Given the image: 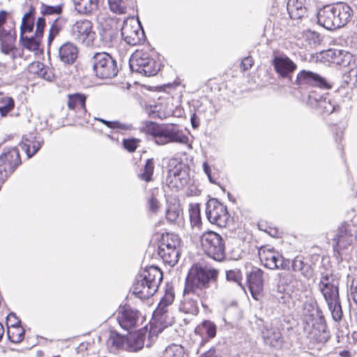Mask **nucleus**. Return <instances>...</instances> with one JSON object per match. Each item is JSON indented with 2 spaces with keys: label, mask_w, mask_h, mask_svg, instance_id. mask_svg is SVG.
Wrapping results in <instances>:
<instances>
[{
  "label": "nucleus",
  "mask_w": 357,
  "mask_h": 357,
  "mask_svg": "<svg viewBox=\"0 0 357 357\" xmlns=\"http://www.w3.org/2000/svg\"><path fill=\"white\" fill-rule=\"evenodd\" d=\"M219 271L200 264H195L189 269L185 278V288L195 293L202 299H207L208 290L214 284L217 285Z\"/></svg>",
  "instance_id": "f257e3e1"
},
{
  "label": "nucleus",
  "mask_w": 357,
  "mask_h": 357,
  "mask_svg": "<svg viewBox=\"0 0 357 357\" xmlns=\"http://www.w3.org/2000/svg\"><path fill=\"white\" fill-rule=\"evenodd\" d=\"M304 331L309 335L311 341L324 344L330 337L326 319L317 301L312 299L303 303Z\"/></svg>",
  "instance_id": "f03ea898"
},
{
  "label": "nucleus",
  "mask_w": 357,
  "mask_h": 357,
  "mask_svg": "<svg viewBox=\"0 0 357 357\" xmlns=\"http://www.w3.org/2000/svg\"><path fill=\"white\" fill-rule=\"evenodd\" d=\"M338 286V279L331 270L321 272L318 284L319 290L324 296L332 318L335 322H340L343 317Z\"/></svg>",
  "instance_id": "7ed1b4c3"
},
{
  "label": "nucleus",
  "mask_w": 357,
  "mask_h": 357,
  "mask_svg": "<svg viewBox=\"0 0 357 357\" xmlns=\"http://www.w3.org/2000/svg\"><path fill=\"white\" fill-rule=\"evenodd\" d=\"M162 278L163 275L159 268L155 266L146 267L137 274L132 287V294L142 300L149 298L158 291Z\"/></svg>",
  "instance_id": "20e7f679"
},
{
  "label": "nucleus",
  "mask_w": 357,
  "mask_h": 357,
  "mask_svg": "<svg viewBox=\"0 0 357 357\" xmlns=\"http://www.w3.org/2000/svg\"><path fill=\"white\" fill-rule=\"evenodd\" d=\"M143 130L154 138L158 145H165L170 142L184 143L187 137L181 131L169 125L159 124L153 121H145Z\"/></svg>",
  "instance_id": "39448f33"
},
{
  "label": "nucleus",
  "mask_w": 357,
  "mask_h": 357,
  "mask_svg": "<svg viewBox=\"0 0 357 357\" xmlns=\"http://www.w3.org/2000/svg\"><path fill=\"white\" fill-rule=\"evenodd\" d=\"M130 68L132 72L151 77L155 75L160 69V64L149 52L137 50L129 61Z\"/></svg>",
  "instance_id": "423d86ee"
},
{
  "label": "nucleus",
  "mask_w": 357,
  "mask_h": 357,
  "mask_svg": "<svg viewBox=\"0 0 357 357\" xmlns=\"http://www.w3.org/2000/svg\"><path fill=\"white\" fill-rule=\"evenodd\" d=\"M200 241L204 253L210 258L218 261L225 258V242L219 234L206 231L201 236Z\"/></svg>",
  "instance_id": "0eeeda50"
},
{
  "label": "nucleus",
  "mask_w": 357,
  "mask_h": 357,
  "mask_svg": "<svg viewBox=\"0 0 357 357\" xmlns=\"http://www.w3.org/2000/svg\"><path fill=\"white\" fill-rule=\"evenodd\" d=\"M90 63L97 77L102 79H110L116 76L118 67L114 60L108 53L96 52L90 59Z\"/></svg>",
  "instance_id": "6e6552de"
},
{
  "label": "nucleus",
  "mask_w": 357,
  "mask_h": 357,
  "mask_svg": "<svg viewBox=\"0 0 357 357\" xmlns=\"http://www.w3.org/2000/svg\"><path fill=\"white\" fill-rule=\"evenodd\" d=\"M291 83L301 89L310 90L314 88L331 89V85L319 74L306 70H301L296 75L294 82Z\"/></svg>",
  "instance_id": "1a4fd4ad"
},
{
  "label": "nucleus",
  "mask_w": 357,
  "mask_h": 357,
  "mask_svg": "<svg viewBox=\"0 0 357 357\" xmlns=\"http://www.w3.org/2000/svg\"><path fill=\"white\" fill-rule=\"evenodd\" d=\"M190 181V167L179 162L168 171L165 182L171 189L178 190L187 185Z\"/></svg>",
  "instance_id": "9d476101"
},
{
  "label": "nucleus",
  "mask_w": 357,
  "mask_h": 357,
  "mask_svg": "<svg viewBox=\"0 0 357 357\" xmlns=\"http://www.w3.org/2000/svg\"><path fill=\"white\" fill-rule=\"evenodd\" d=\"M258 254L261 262L265 267L269 269L289 271V259L283 257L273 248L261 247Z\"/></svg>",
  "instance_id": "9b49d317"
},
{
  "label": "nucleus",
  "mask_w": 357,
  "mask_h": 357,
  "mask_svg": "<svg viewBox=\"0 0 357 357\" xmlns=\"http://www.w3.org/2000/svg\"><path fill=\"white\" fill-rule=\"evenodd\" d=\"M70 34L74 40L87 47L93 45L96 35L92 22L86 20L76 22L71 27Z\"/></svg>",
  "instance_id": "f8f14e48"
},
{
  "label": "nucleus",
  "mask_w": 357,
  "mask_h": 357,
  "mask_svg": "<svg viewBox=\"0 0 357 357\" xmlns=\"http://www.w3.org/2000/svg\"><path fill=\"white\" fill-rule=\"evenodd\" d=\"M206 215L210 222L219 227H226L229 219L227 208L218 199H210L206 205Z\"/></svg>",
  "instance_id": "ddd939ff"
},
{
  "label": "nucleus",
  "mask_w": 357,
  "mask_h": 357,
  "mask_svg": "<svg viewBox=\"0 0 357 357\" xmlns=\"http://www.w3.org/2000/svg\"><path fill=\"white\" fill-rule=\"evenodd\" d=\"M356 227L351 222H344L338 227L337 234L333 238L335 243L334 249H346L351 245L356 238Z\"/></svg>",
  "instance_id": "4468645a"
},
{
  "label": "nucleus",
  "mask_w": 357,
  "mask_h": 357,
  "mask_svg": "<svg viewBox=\"0 0 357 357\" xmlns=\"http://www.w3.org/2000/svg\"><path fill=\"white\" fill-rule=\"evenodd\" d=\"M174 291L172 284H167L165 289V294L160 299L157 308L153 311V319L155 322L162 325L166 324L167 318V307L170 305L174 300Z\"/></svg>",
  "instance_id": "2eb2a0df"
},
{
  "label": "nucleus",
  "mask_w": 357,
  "mask_h": 357,
  "mask_svg": "<svg viewBox=\"0 0 357 357\" xmlns=\"http://www.w3.org/2000/svg\"><path fill=\"white\" fill-rule=\"evenodd\" d=\"M271 65L280 77L287 78L291 82V76L297 68V65L285 54L275 55Z\"/></svg>",
  "instance_id": "dca6fc26"
},
{
  "label": "nucleus",
  "mask_w": 357,
  "mask_h": 357,
  "mask_svg": "<svg viewBox=\"0 0 357 357\" xmlns=\"http://www.w3.org/2000/svg\"><path fill=\"white\" fill-rule=\"evenodd\" d=\"M79 48L71 41L62 43L57 50V59L65 67L73 66L79 56Z\"/></svg>",
  "instance_id": "f3484780"
},
{
  "label": "nucleus",
  "mask_w": 357,
  "mask_h": 357,
  "mask_svg": "<svg viewBox=\"0 0 357 357\" xmlns=\"http://www.w3.org/2000/svg\"><path fill=\"white\" fill-rule=\"evenodd\" d=\"M121 33L123 40L129 45H137L145 40V33L139 22L132 25L125 22Z\"/></svg>",
  "instance_id": "a211bd4d"
},
{
  "label": "nucleus",
  "mask_w": 357,
  "mask_h": 357,
  "mask_svg": "<svg viewBox=\"0 0 357 357\" xmlns=\"http://www.w3.org/2000/svg\"><path fill=\"white\" fill-rule=\"evenodd\" d=\"M199 301L203 305L206 299H202L195 293L187 291L184 288L183 300L179 305V311L185 314L195 316L199 312Z\"/></svg>",
  "instance_id": "6ab92c4d"
},
{
  "label": "nucleus",
  "mask_w": 357,
  "mask_h": 357,
  "mask_svg": "<svg viewBox=\"0 0 357 357\" xmlns=\"http://www.w3.org/2000/svg\"><path fill=\"white\" fill-rule=\"evenodd\" d=\"M324 58L328 62L340 67H348L355 60L350 52L337 49H329L324 52Z\"/></svg>",
  "instance_id": "aec40b11"
},
{
  "label": "nucleus",
  "mask_w": 357,
  "mask_h": 357,
  "mask_svg": "<svg viewBox=\"0 0 357 357\" xmlns=\"http://www.w3.org/2000/svg\"><path fill=\"white\" fill-rule=\"evenodd\" d=\"M313 6V0H289L287 9L292 20H300L305 17Z\"/></svg>",
  "instance_id": "412c9836"
},
{
  "label": "nucleus",
  "mask_w": 357,
  "mask_h": 357,
  "mask_svg": "<svg viewBox=\"0 0 357 357\" xmlns=\"http://www.w3.org/2000/svg\"><path fill=\"white\" fill-rule=\"evenodd\" d=\"M264 271L257 267H253L251 271L247 275L248 287L252 297L257 300V296L263 290L264 287Z\"/></svg>",
  "instance_id": "4be33fe9"
},
{
  "label": "nucleus",
  "mask_w": 357,
  "mask_h": 357,
  "mask_svg": "<svg viewBox=\"0 0 357 357\" xmlns=\"http://www.w3.org/2000/svg\"><path fill=\"white\" fill-rule=\"evenodd\" d=\"M139 318V311L130 307H125L121 310L117 315V321L121 327L129 331L137 325Z\"/></svg>",
  "instance_id": "5701e85b"
},
{
  "label": "nucleus",
  "mask_w": 357,
  "mask_h": 357,
  "mask_svg": "<svg viewBox=\"0 0 357 357\" xmlns=\"http://www.w3.org/2000/svg\"><path fill=\"white\" fill-rule=\"evenodd\" d=\"M43 143V139L38 133H29L23 137L21 146L30 158L40 149Z\"/></svg>",
  "instance_id": "b1692460"
},
{
  "label": "nucleus",
  "mask_w": 357,
  "mask_h": 357,
  "mask_svg": "<svg viewBox=\"0 0 357 357\" xmlns=\"http://www.w3.org/2000/svg\"><path fill=\"white\" fill-rule=\"evenodd\" d=\"M335 4L326 5L317 13L318 24L328 30L336 29L335 22Z\"/></svg>",
  "instance_id": "393cba45"
},
{
  "label": "nucleus",
  "mask_w": 357,
  "mask_h": 357,
  "mask_svg": "<svg viewBox=\"0 0 357 357\" xmlns=\"http://www.w3.org/2000/svg\"><path fill=\"white\" fill-rule=\"evenodd\" d=\"M334 11L336 29L347 24L353 13L351 8L348 4L342 2L335 4Z\"/></svg>",
  "instance_id": "a878e982"
},
{
  "label": "nucleus",
  "mask_w": 357,
  "mask_h": 357,
  "mask_svg": "<svg viewBox=\"0 0 357 357\" xmlns=\"http://www.w3.org/2000/svg\"><path fill=\"white\" fill-rule=\"evenodd\" d=\"M146 335L147 330L145 328L127 334L128 347L126 351L135 352L142 349L144 347Z\"/></svg>",
  "instance_id": "bb28decb"
},
{
  "label": "nucleus",
  "mask_w": 357,
  "mask_h": 357,
  "mask_svg": "<svg viewBox=\"0 0 357 357\" xmlns=\"http://www.w3.org/2000/svg\"><path fill=\"white\" fill-rule=\"evenodd\" d=\"M86 96L81 93L68 95L67 105L70 109L86 112Z\"/></svg>",
  "instance_id": "cd10ccee"
},
{
  "label": "nucleus",
  "mask_w": 357,
  "mask_h": 357,
  "mask_svg": "<svg viewBox=\"0 0 357 357\" xmlns=\"http://www.w3.org/2000/svg\"><path fill=\"white\" fill-rule=\"evenodd\" d=\"M20 324L21 321L17 319L15 323L8 326L7 335L10 341L13 343H20L24 337V330Z\"/></svg>",
  "instance_id": "c85d7f7f"
},
{
  "label": "nucleus",
  "mask_w": 357,
  "mask_h": 357,
  "mask_svg": "<svg viewBox=\"0 0 357 357\" xmlns=\"http://www.w3.org/2000/svg\"><path fill=\"white\" fill-rule=\"evenodd\" d=\"M158 255L162 258L163 261L169 264L170 266H174L178 261L179 259V248L176 249H165L158 248Z\"/></svg>",
  "instance_id": "c756f323"
},
{
  "label": "nucleus",
  "mask_w": 357,
  "mask_h": 357,
  "mask_svg": "<svg viewBox=\"0 0 357 357\" xmlns=\"http://www.w3.org/2000/svg\"><path fill=\"white\" fill-rule=\"evenodd\" d=\"M74 4L78 13L89 15L98 8V0H74Z\"/></svg>",
  "instance_id": "7c9ffc66"
},
{
  "label": "nucleus",
  "mask_w": 357,
  "mask_h": 357,
  "mask_svg": "<svg viewBox=\"0 0 357 357\" xmlns=\"http://www.w3.org/2000/svg\"><path fill=\"white\" fill-rule=\"evenodd\" d=\"M41 39V37L36 36L35 33L30 37L20 34V43L24 48L30 51H38L40 49Z\"/></svg>",
  "instance_id": "2f4dec72"
},
{
  "label": "nucleus",
  "mask_w": 357,
  "mask_h": 357,
  "mask_svg": "<svg viewBox=\"0 0 357 357\" xmlns=\"http://www.w3.org/2000/svg\"><path fill=\"white\" fill-rule=\"evenodd\" d=\"M181 239L178 235L167 233L162 236L160 244L158 248L176 249L179 248Z\"/></svg>",
  "instance_id": "473e14b6"
},
{
  "label": "nucleus",
  "mask_w": 357,
  "mask_h": 357,
  "mask_svg": "<svg viewBox=\"0 0 357 357\" xmlns=\"http://www.w3.org/2000/svg\"><path fill=\"white\" fill-rule=\"evenodd\" d=\"M339 107L331 101L329 95L320 100L314 108L317 109L319 112L326 114H331L336 110Z\"/></svg>",
  "instance_id": "72a5a7b5"
},
{
  "label": "nucleus",
  "mask_w": 357,
  "mask_h": 357,
  "mask_svg": "<svg viewBox=\"0 0 357 357\" xmlns=\"http://www.w3.org/2000/svg\"><path fill=\"white\" fill-rule=\"evenodd\" d=\"M321 89H322L314 88L308 91L307 104L312 107L317 106V104L320 102L321 100H322V98H324L326 96H328V93L322 94L321 93Z\"/></svg>",
  "instance_id": "f704fd0d"
},
{
  "label": "nucleus",
  "mask_w": 357,
  "mask_h": 357,
  "mask_svg": "<svg viewBox=\"0 0 357 357\" xmlns=\"http://www.w3.org/2000/svg\"><path fill=\"white\" fill-rule=\"evenodd\" d=\"M109 341L112 345L115 347L116 349L127 350V335L125 336L116 332H112L109 337Z\"/></svg>",
  "instance_id": "c9c22d12"
},
{
  "label": "nucleus",
  "mask_w": 357,
  "mask_h": 357,
  "mask_svg": "<svg viewBox=\"0 0 357 357\" xmlns=\"http://www.w3.org/2000/svg\"><path fill=\"white\" fill-rule=\"evenodd\" d=\"M163 357H188V355L181 345L173 344L166 348Z\"/></svg>",
  "instance_id": "e433bc0d"
},
{
  "label": "nucleus",
  "mask_w": 357,
  "mask_h": 357,
  "mask_svg": "<svg viewBox=\"0 0 357 357\" xmlns=\"http://www.w3.org/2000/svg\"><path fill=\"white\" fill-rule=\"evenodd\" d=\"M196 331L205 333L208 338H213L216 335L217 328L213 322L205 320L196 328Z\"/></svg>",
  "instance_id": "4c0bfd02"
},
{
  "label": "nucleus",
  "mask_w": 357,
  "mask_h": 357,
  "mask_svg": "<svg viewBox=\"0 0 357 357\" xmlns=\"http://www.w3.org/2000/svg\"><path fill=\"white\" fill-rule=\"evenodd\" d=\"M190 220L192 227H199L202 225L200 207L199 204L190 205L189 210Z\"/></svg>",
  "instance_id": "58836bf2"
},
{
  "label": "nucleus",
  "mask_w": 357,
  "mask_h": 357,
  "mask_svg": "<svg viewBox=\"0 0 357 357\" xmlns=\"http://www.w3.org/2000/svg\"><path fill=\"white\" fill-rule=\"evenodd\" d=\"M110 11L121 15L127 11L126 3L123 0H107Z\"/></svg>",
  "instance_id": "ea45409f"
},
{
  "label": "nucleus",
  "mask_w": 357,
  "mask_h": 357,
  "mask_svg": "<svg viewBox=\"0 0 357 357\" xmlns=\"http://www.w3.org/2000/svg\"><path fill=\"white\" fill-rule=\"evenodd\" d=\"M16 37H9V38H5L0 40V50L6 55H9L13 52L16 47L15 43Z\"/></svg>",
  "instance_id": "a19ab883"
},
{
  "label": "nucleus",
  "mask_w": 357,
  "mask_h": 357,
  "mask_svg": "<svg viewBox=\"0 0 357 357\" xmlns=\"http://www.w3.org/2000/svg\"><path fill=\"white\" fill-rule=\"evenodd\" d=\"M350 69L343 75L344 82L347 84H356L357 83V63L356 59L349 66Z\"/></svg>",
  "instance_id": "79ce46f5"
},
{
  "label": "nucleus",
  "mask_w": 357,
  "mask_h": 357,
  "mask_svg": "<svg viewBox=\"0 0 357 357\" xmlns=\"http://www.w3.org/2000/svg\"><path fill=\"white\" fill-rule=\"evenodd\" d=\"M154 170V162L153 159H148L144 166L143 172L139 174V178L146 182L152 179Z\"/></svg>",
  "instance_id": "37998d69"
},
{
  "label": "nucleus",
  "mask_w": 357,
  "mask_h": 357,
  "mask_svg": "<svg viewBox=\"0 0 357 357\" xmlns=\"http://www.w3.org/2000/svg\"><path fill=\"white\" fill-rule=\"evenodd\" d=\"M63 12V6L61 4L56 6H50L41 3L40 13L43 15H60Z\"/></svg>",
  "instance_id": "c03bdc74"
},
{
  "label": "nucleus",
  "mask_w": 357,
  "mask_h": 357,
  "mask_svg": "<svg viewBox=\"0 0 357 357\" xmlns=\"http://www.w3.org/2000/svg\"><path fill=\"white\" fill-rule=\"evenodd\" d=\"M61 29H62V25L60 23V18L58 17L54 20L53 23L52 24V25L50 28L48 39H47L48 45H51V43L54 40L56 36L59 35V33H60Z\"/></svg>",
  "instance_id": "a18cd8bd"
},
{
  "label": "nucleus",
  "mask_w": 357,
  "mask_h": 357,
  "mask_svg": "<svg viewBox=\"0 0 357 357\" xmlns=\"http://www.w3.org/2000/svg\"><path fill=\"white\" fill-rule=\"evenodd\" d=\"M180 207L178 204L169 205L166 211V218L169 222H174L179 218Z\"/></svg>",
  "instance_id": "49530a36"
},
{
  "label": "nucleus",
  "mask_w": 357,
  "mask_h": 357,
  "mask_svg": "<svg viewBox=\"0 0 357 357\" xmlns=\"http://www.w3.org/2000/svg\"><path fill=\"white\" fill-rule=\"evenodd\" d=\"M117 33L111 29H102L100 31V37L105 45H111L112 41L116 39Z\"/></svg>",
  "instance_id": "de8ad7c7"
},
{
  "label": "nucleus",
  "mask_w": 357,
  "mask_h": 357,
  "mask_svg": "<svg viewBox=\"0 0 357 357\" xmlns=\"http://www.w3.org/2000/svg\"><path fill=\"white\" fill-rule=\"evenodd\" d=\"M1 102L3 105L0 106V114L6 116L14 108L15 101L11 97H5L1 99Z\"/></svg>",
  "instance_id": "09e8293b"
},
{
  "label": "nucleus",
  "mask_w": 357,
  "mask_h": 357,
  "mask_svg": "<svg viewBox=\"0 0 357 357\" xmlns=\"http://www.w3.org/2000/svg\"><path fill=\"white\" fill-rule=\"evenodd\" d=\"M226 279L229 282H232L236 284L238 286L243 289L241 280H242V275L239 270H229L226 271Z\"/></svg>",
  "instance_id": "8fccbe9b"
},
{
  "label": "nucleus",
  "mask_w": 357,
  "mask_h": 357,
  "mask_svg": "<svg viewBox=\"0 0 357 357\" xmlns=\"http://www.w3.org/2000/svg\"><path fill=\"white\" fill-rule=\"evenodd\" d=\"M35 19L32 17L24 18L22 17L20 26V34L24 35L26 33H31L33 31Z\"/></svg>",
  "instance_id": "3c124183"
},
{
  "label": "nucleus",
  "mask_w": 357,
  "mask_h": 357,
  "mask_svg": "<svg viewBox=\"0 0 357 357\" xmlns=\"http://www.w3.org/2000/svg\"><path fill=\"white\" fill-rule=\"evenodd\" d=\"M37 66L40 68L38 72V77L43 78L47 81H52L54 78V75L52 71L47 68L43 63L38 62Z\"/></svg>",
  "instance_id": "603ef678"
},
{
  "label": "nucleus",
  "mask_w": 357,
  "mask_h": 357,
  "mask_svg": "<svg viewBox=\"0 0 357 357\" xmlns=\"http://www.w3.org/2000/svg\"><path fill=\"white\" fill-rule=\"evenodd\" d=\"M96 120L102 122L107 127L112 129H120V130H127L128 126L126 124L121 123L118 121H107L103 119H96Z\"/></svg>",
  "instance_id": "864d4df0"
},
{
  "label": "nucleus",
  "mask_w": 357,
  "mask_h": 357,
  "mask_svg": "<svg viewBox=\"0 0 357 357\" xmlns=\"http://www.w3.org/2000/svg\"><path fill=\"white\" fill-rule=\"evenodd\" d=\"M138 142L136 138L126 139L123 141V146L129 152H134L137 147Z\"/></svg>",
  "instance_id": "5fc2aeb1"
},
{
  "label": "nucleus",
  "mask_w": 357,
  "mask_h": 357,
  "mask_svg": "<svg viewBox=\"0 0 357 357\" xmlns=\"http://www.w3.org/2000/svg\"><path fill=\"white\" fill-rule=\"evenodd\" d=\"M305 264L299 257L294 258V260H289V271L291 269L294 271H302L304 268Z\"/></svg>",
  "instance_id": "6e6d98bb"
},
{
  "label": "nucleus",
  "mask_w": 357,
  "mask_h": 357,
  "mask_svg": "<svg viewBox=\"0 0 357 357\" xmlns=\"http://www.w3.org/2000/svg\"><path fill=\"white\" fill-rule=\"evenodd\" d=\"M46 26V21L45 17H40L38 18L36 22V28L35 31V34L36 36H40L43 38L44 34V30Z\"/></svg>",
  "instance_id": "4d7b16f0"
},
{
  "label": "nucleus",
  "mask_w": 357,
  "mask_h": 357,
  "mask_svg": "<svg viewBox=\"0 0 357 357\" xmlns=\"http://www.w3.org/2000/svg\"><path fill=\"white\" fill-rule=\"evenodd\" d=\"M253 64V59L251 56H247L242 60L241 66L243 70H248L251 68Z\"/></svg>",
  "instance_id": "13d9d810"
},
{
  "label": "nucleus",
  "mask_w": 357,
  "mask_h": 357,
  "mask_svg": "<svg viewBox=\"0 0 357 357\" xmlns=\"http://www.w3.org/2000/svg\"><path fill=\"white\" fill-rule=\"evenodd\" d=\"M149 205L150 211L153 213H156L160 207L159 202L153 197L149 200Z\"/></svg>",
  "instance_id": "bf43d9fd"
},
{
  "label": "nucleus",
  "mask_w": 357,
  "mask_h": 357,
  "mask_svg": "<svg viewBox=\"0 0 357 357\" xmlns=\"http://www.w3.org/2000/svg\"><path fill=\"white\" fill-rule=\"evenodd\" d=\"M203 169H204V173L207 175L209 181L211 183H215V179L211 176V167L206 162H204L203 163Z\"/></svg>",
  "instance_id": "052dcab7"
},
{
  "label": "nucleus",
  "mask_w": 357,
  "mask_h": 357,
  "mask_svg": "<svg viewBox=\"0 0 357 357\" xmlns=\"http://www.w3.org/2000/svg\"><path fill=\"white\" fill-rule=\"evenodd\" d=\"M9 37H16L15 33L13 34L11 31H8L2 26L0 27V40L9 38Z\"/></svg>",
  "instance_id": "680f3d73"
},
{
  "label": "nucleus",
  "mask_w": 357,
  "mask_h": 357,
  "mask_svg": "<svg viewBox=\"0 0 357 357\" xmlns=\"http://www.w3.org/2000/svg\"><path fill=\"white\" fill-rule=\"evenodd\" d=\"M351 294L354 301L357 304V280H353L351 287Z\"/></svg>",
  "instance_id": "e2e57ef3"
},
{
  "label": "nucleus",
  "mask_w": 357,
  "mask_h": 357,
  "mask_svg": "<svg viewBox=\"0 0 357 357\" xmlns=\"http://www.w3.org/2000/svg\"><path fill=\"white\" fill-rule=\"evenodd\" d=\"M263 337L266 339L271 344L273 343V340H278L280 337V333H273V337L269 335L268 333H266L264 332L262 333Z\"/></svg>",
  "instance_id": "0e129e2a"
},
{
  "label": "nucleus",
  "mask_w": 357,
  "mask_h": 357,
  "mask_svg": "<svg viewBox=\"0 0 357 357\" xmlns=\"http://www.w3.org/2000/svg\"><path fill=\"white\" fill-rule=\"evenodd\" d=\"M199 357H219L217 354L216 350L211 347L208 351L203 353Z\"/></svg>",
  "instance_id": "69168bd1"
},
{
  "label": "nucleus",
  "mask_w": 357,
  "mask_h": 357,
  "mask_svg": "<svg viewBox=\"0 0 357 357\" xmlns=\"http://www.w3.org/2000/svg\"><path fill=\"white\" fill-rule=\"evenodd\" d=\"M8 13L6 10H2L0 11V27H1L7 20Z\"/></svg>",
  "instance_id": "338daca9"
},
{
  "label": "nucleus",
  "mask_w": 357,
  "mask_h": 357,
  "mask_svg": "<svg viewBox=\"0 0 357 357\" xmlns=\"http://www.w3.org/2000/svg\"><path fill=\"white\" fill-rule=\"evenodd\" d=\"M190 121L193 128H197L199 125V118L195 114L191 116Z\"/></svg>",
  "instance_id": "774afa93"
}]
</instances>
